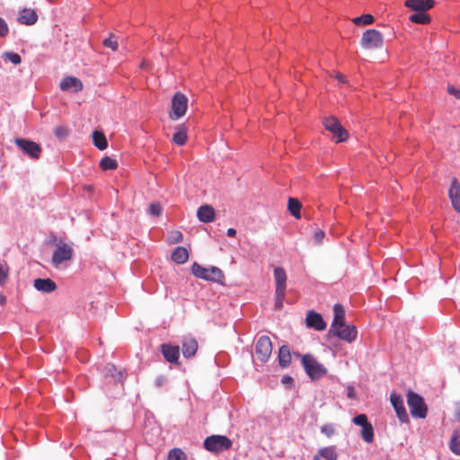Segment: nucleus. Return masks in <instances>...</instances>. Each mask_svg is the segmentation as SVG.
Wrapping results in <instances>:
<instances>
[{
	"label": "nucleus",
	"instance_id": "nucleus-15",
	"mask_svg": "<svg viewBox=\"0 0 460 460\" xmlns=\"http://www.w3.org/2000/svg\"><path fill=\"white\" fill-rule=\"evenodd\" d=\"M83 83L75 76H66L60 82V89L62 91H73L78 93L83 90Z\"/></svg>",
	"mask_w": 460,
	"mask_h": 460
},
{
	"label": "nucleus",
	"instance_id": "nucleus-36",
	"mask_svg": "<svg viewBox=\"0 0 460 460\" xmlns=\"http://www.w3.org/2000/svg\"><path fill=\"white\" fill-rule=\"evenodd\" d=\"M185 455L180 448H173L170 451L167 460H184Z\"/></svg>",
	"mask_w": 460,
	"mask_h": 460
},
{
	"label": "nucleus",
	"instance_id": "nucleus-16",
	"mask_svg": "<svg viewBox=\"0 0 460 460\" xmlns=\"http://www.w3.org/2000/svg\"><path fill=\"white\" fill-rule=\"evenodd\" d=\"M161 352L166 361L172 364H179L180 349L179 346L169 344L161 345Z\"/></svg>",
	"mask_w": 460,
	"mask_h": 460
},
{
	"label": "nucleus",
	"instance_id": "nucleus-10",
	"mask_svg": "<svg viewBox=\"0 0 460 460\" xmlns=\"http://www.w3.org/2000/svg\"><path fill=\"white\" fill-rule=\"evenodd\" d=\"M73 247L71 244L60 242L52 255V264L58 267L62 262L70 261L73 257Z\"/></svg>",
	"mask_w": 460,
	"mask_h": 460
},
{
	"label": "nucleus",
	"instance_id": "nucleus-2",
	"mask_svg": "<svg viewBox=\"0 0 460 460\" xmlns=\"http://www.w3.org/2000/svg\"><path fill=\"white\" fill-rule=\"evenodd\" d=\"M274 279H275V308L281 309L283 306V301L285 299L286 288H287V274L283 268L276 267L274 269Z\"/></svg>",
	"mask_w": 460,
	"mask_h": 460
},
{
	"label": "nucleus",
	"instance_id": "nucleus-35",
	"mask_svg": "<svg viewBox=\"0 0 460 460\" xmlns=\"http://www.w3.org/2000/svg\"><path fill=\"white\" fill-rule=\"evenodd\" d=\"M102 44L113 51L118 49V41L113 34H111L107 39L103 40Z\"/></svg>",
	"mask_w": 460,
	"mask_h": 460
},
{
	"label": "nucleus",
	"instance_id": "nucleus-18",
	"mask_svg": "<svg viewBox=\"0 0 460 460\" xmlns=\"http://www.w3.org/2000/svg\"><path fill=\"white\" fill-rule=\"evenodd\" d=\"M433 0H406L405 6L415 12H426L434 6Z\"/></svg>",
	"mask_w": 460,
	"mask_h": 460
},
{
	"label": "nucleus",
	"instance_id": "nucleus-11",
	"mask_svg": "<svg viewBox=\"0 0 460 460\" xmlns=\"http://www.w3.org/2000/svg\"><path fill=\"white\" fill-rule=\"evenodd\" d=\"M17 146L22 150L23 153L28 155L32 159H39L41 155V147L39 144L34 141L25 139V138H17L15 140Z\"/></svg>",
	"mask_w": 460,
	"mask_h": 460
},
{
	"label": "nucleus",
	"instance_id": "nucleus-1",
	"mask_svg": "<svg viewBox=\"0 0 460 460\" xmlns=\"http://www.w3.org/2000/svg\"><path fill=\"white\" fill-rule=\"evenodd\" d=\"M191 271L196 278L202 279L208 281L222 284L225 279L224 272L216 266L205 268L200 264L194 262L191 267Z\"/></svg>",
	"mask_w": 460,
	"mask_h": 460
},
{
	"label": "nucleus",
	"instance_id": "nucleus-19",
	"mask_svg": "<svg viewBox=\"0 0 460 460\" xmlns=\"http://www.w3.org/2000/svg\"><path fill=\"white\" fill-rule=\"evenodd\" d=\"M197 217L202 223H210L215 220L216 211L210 205H202L198 208Z\"/></svg>",
	"mask_w": 460,
	"mask_h": 460
},
{
	"label": "nucleus",
	"instance_id": "nucleus-32",
	"mask_svg": "<svg viewBox=\"0 0 460 460\" xmlns=\"http://www.w3.org/2000/svg\"><path fill=\"white\" fill-rule=\"evenodd\" d=\"M319 456L326 460H338V455L332 447H323L319 450Z\"/></svg>",
	"mask_w": 460,
	"mask_h": 460
},
{
	"label": "nucleus",
	"instance_id": "nucleus-49",
	"mask_svg": "<svg viewBox=\"0 0 460 460\" xmlns=\"http://www.w3.org/2000/svg\"><path fill=\"white\" fill-rule=\"evenodd\" d=\"M336 78L338 79V81H339L340 83H342V84L346 83L345 76H344V75H342L341 74H337V75H336Z\"/></svg>",
	"mask_w": 460,
	"mask_h": 460
},
{
	"label": "nucleus",
	"instance_id": "nucleus-6",
	"mask_svg": "<svg viewBox=\"0 0 460 460\" xmlns=\"http://www.w3.org/2000/svg\"><path fill=\"white\" fill-rule=\"evenodd\" d=\"M323 125L326 130L332 134V137L337 143L343 142L348 139V131L341 125L336 117L332 116L323 119Z\"/></svg>",
	"mask_w": 460,
	"mask_h": 460
},
{
	"label": "nucleus",
	"instance_id": "nucleus-26",
	"mask_svg": "<svg viewBox=\"0 0 460 460\" xmlns=\"http://www.w3.org/2000/svg\"><path fill=\"white\" fill-rule=\"evenodd\" d=\"M450 450L456 456H460V429H455L449 441Z\"/></svg>",
	"mask_w": 460,
	"mask_h": 460
},
{
	"label": "nucleus",
	"instance_id": "nucleus-28",
	"mask_svg": "<svg viewBox=\"0 0 460 460\" xmlns=\"http://www.w3.org/2000/svg\"><path fill=\"white\" fill-rule=\"evenodd\" d=\"M187 131L186 128L183 126H181L178 128L176 132L172 135V142L178 146H183L185 145L187 141Z\"/></svg>",
	"mask_w": 460,
	"mask_h": 460
},
{
	"label": "nucleus",
	"instance_id": "nucleus-53",
	"mask_svg": "<svg viewBox=\"0 0 460 460\" xmlns=\"http://www.w3.org/2000/svg\"><path fill=\"white\" fill-rule=\"evenodd\" d=\"M107 368L109 372H111V370L114 369V366H109Z\"/></svg>",
	"mask_w": 460,
	"mask_h": 460
},
{
	"label": "nucleus",
	"instance_id": "nucleus-47",
	"mask_svg": "<svg viewBox=\"0 0 460 460\" xmlns=\"http://www.w3.org/2000/svg\"><path fill=\"white\" fill-rule=\"evenodd\" d=\"M347 396H348L349 398H351V399H353V398L355 397V391H354V388H353V387H349V388H348Z\"/></svg>",
	"mask_w": 460,
	"mask_h": 460
},
{
	"label": "nucleus",
	"instance_id": "nucleus-31",
	"mask_svg": "<svg viewBox=\"0 0 460 460\" xmlns=\"http://www.w3.org/2000/svg\"><path fill=\"white\" fill-rule=\"evenodd\" d=\"M100 167L104 171L115 170L118 167V163L115 159L110 156H105L101 160Z\"/></svg>",
	"mask_w": 460,
	"mask_h": 460
},
{
	"label": "nucleus",
	"instance_id": "nucleus-8",
	"mask_svg": "<svg viewBox=\"0 0 460 460\" xmlns=\"http://www.w3.org/2000/svg\"><path fill=\"white\" fill-rule=\"evenodd\" d=\"M330 334L333 336H337L339 339L345 341L347 342H352L356 340L358 331L354 325L341 323L337 325V327L331 326L329 331Z\"/></svg>",
	"mask_w": 460,
	"mask_h": 460
},
{
	"label": "nucleus",
	"instance_id": "nucleus-9",
	"mask_svg": "<svg viewBox=\"0 0 460 460\" xmlns=\"http://www.w3.org/2000/svg\"><path fill=\"white\" fill-rule=\"evenodd\" d=\"M188 106V98L181 93H176L172 100V111L170 118L172 119H178L183 117L186 113Z\"/></svg>",
	"mask_w": 460,
	"mask_h": 460
},
{
	"label": "nucleus",
	"instance_id": "nucleus-42",
	"mask_svg": "<svg viewBox=\"0 0 460 460\" xmlns=\"http://www.w3.org/2000/svg\"><path fill=\"white\" fill-rule=\"evenodd\" d=\"M325 233L323 230H318L314 234V242L316 245L322 244L324 239Z\"/></svg>",
	"mask_w": 460,
	"mask_h": 460
},
{
	"label": "nucleus",
	"instance_id": "nucleus-33",
	"mask_svg": "<svg viewBox=\"0 0 460 460\" xmlns=\"http://www.w3.org/2000/svg\"><path fill=\"white\" fill-rule=\"evenodd\" d=\"M361 437L367 443H371L374 440V429L371 423L362 427Z\"/></svg>",
	"mask_w": 460,
	"mask_h": 460
},
{
	"label": "nucleus",
	"instance_id": "nucleus-52",
	"mask_svg": "<svg viewBox=\"0 0 460 460\" xmlns=\"http://www.w3.org/2000/svg\"><path fill=\"white\" fill-rule=\"evenodd\" d=\"M320 457H322L321 456H319V453L317 455H315L314 456V460H321Z\"/></svg>",
	"mask_w": 460,
	"mask_h": 460
},
{
	"label": "nucleus",
	"instance_id": "nucleus-51",
	"mask_svg": "<svg viewBox=\"0 0 460 460\" xmlns=\"http://www.w3.org/2000/svg\"><path fill=\"white\" fill-rule=\"evenodd\" d=\"M291 380H292V378H291L290 376H284V377H283V382H284V383H286V382H289V381H291Z\"/></svg>",
	"mask_w": 460,
	"mask_h": 460
},
{
	"label": "nucleus",
	"instance_id": "nucleus-46",
	"mask_svg": "<svg viewBox=\"0 0 460 460\" xmlns=\"http://www.w3.org/2000/svg\"><path fill=\"white\" fill-rule=\"evenodd\" d=\"M7 278V273L4 267L0 264V284H3Z\"/></svg>",
	"mask_w": 460,
	"mask_h": 460
},
{
	"label": "nucleus",
	"instance_id": "nucleus-4",
	"mask_svg": "<svg viewBox=\"0 0 460 460\" xmlns=\"http://www.w3.org/2000/svg\"><path fill=\"white\" fill-rule=\"evenodd\" d=\"M407 403L410 408L411 415L413 418L424 419L427 416V405L424 399L418 394L409 392L407 394Z\"/></svg>",
	"mask_w": 460,
	"mask_h": 460
},
{
	"label": "nucleus",
	"instance_id": "nucleus-39",
	"mask_svg": "<svg viewBox=\"0 0 460 460\" xmlns=\"http://www.w3.org/2000/svg\"><path fill=\"white\" fill-rule=\"evenodd\" d=\"M353 422H354V424H356L358 426H361V427H365L370 423V422H368L367 417L365 414H359V415L354 417Z\"/></svg>",
	"mask_w": 460,
	"mask_h": 460
},
{
	"label": "nucleus",
	"instance_id": "nucleus-17",
	"mask_svg": "<svg viewBox=\"0 0 460 460\" xmlns=\"http://www.w3.org/2000/svg\"><path fill=\"white\" fill-rule=\"evenodd\" d=\"M448 194L454 209L460 212V184L456 178H453Z\"/></svg>",
	"mask_w": 460,
	"mask_h": 460
},
{
	"label": "nucleus",
	"instance_id": "nucleus-30",
	"mask_svg": "<svg viewBox=\"0 0 460 460\" xmlns=\"http://www.w3.org/2000/svg\"><path fill=\"white\" fill-rule=\"evenodd\" d=\"M409 19L411 22L418 24H428L430 22V16L424 12H416Z\"/></svg>",
	"mask_w": 460,
	"mask_h": 460
},
{
	"label": "nucleus",
	"instance_id": "nucleus-7",
	"mask_svg": "<svg viewBox=\"0 0 460 460\" xmlns=\"http://www.w3.org/2000/svg\"><path fill=\"white\" fill-rule=\"evenodd\" d=\"M360 44L366 49H380L383 47L384 38L380 31L369 29L363 33Z\"/></svg>",
	"mask_w": 460,
	"mask_h": 460
},
{
	"label": "nucleus",
	"instance_id": "nucleus-43",
	"mask_svg": "<svg viewBox=\"0 0 460 460\" xmlns=\"http://www.w3.org/2000/svg\"><path fill=\"white\" fill-rule=\"evenodd\" d=\"M321 431L328 438H330L334 434L335 429L332 424H324L323 426H322Z\"/></svg>",
	"mask_w": 460,
	"mask_h": 460
},
{
	"label": "nucleus",
	"instance_id": "nucleus-44",
	"mask_svg": "<svg viewBox=\"0 0 460 460\" xmlns=\"http://www.w3.org/2000/svg\"><path fill=\"white\" fill-rule=\"evenodd\" d=\"M9 32V28L5 21L0 17V36L5 37Z\"/></svg>",
	"mask_w": 460,
	"mask_h": 460
},
{
	"label": "nucleus",
	"instance_id": "nucleus-12",
	"mask_svg": "<svg viewBox=\"0 0 460 460\" xmlns=\"http://www.w3.org/2000/svg\"><path fill=\"white\" fill-rule=\"evenodd\" d=\"M255 353L261 362H266L272 353V343L268 336H261L258 339Z\"/></svg>",
	"mask_w": 460,
	"mask_h": 460
},
{
	"label": "nucleus",
	"instance_id": "nucleus-27",
	"mask_svg": "<svg viewBox=\"0 0 460 460\" xmlns=\"http://www.w3.org/2000/svg\"><path fill=\"white\" fill-rule=\"evenodd\" d=\"M93 145L100 150H104L108 146V142L105 135L101 131L93 132Z\"/></svg>",
	"mask_w": 460,
	"mask_h": 460
},
{
	"label": "nucleus",
	"instance_id": "nucleus-38",
	"mask_svg": "<svg viewBox=\"0 0 460 460\" xmlns=\"http://www.w3.org/2000/svg\"><path fill=\"white\" fill-rule=\"evenodd\" d=\"M55 136L60 139L66 137L69 134V129L64 126H58L55 128Z\"/></svg>",
	"mask_w": 460,
	"mask_h": 460
},
{
	"label": "nucleus",
	"instance_id": "nucleus-34",
	"mask_svg": "<svg viewBox=\"0 0 460 460\" xmlns=\"http://www.w3.org/2000/svg\"><path fill=\"white\" fill-rule=\"evenodd\" d=\"M374 21H375V19H374L373 15H371L369 13L363 14V15L356 17L352 20V22L357 25H360V24L368 25V24L373 23Z\"/></svg>",
	"mask_w": 460,
	"mask_h": 460
},
{
	"label": "nucleus",
	"instance_id": "nucleus-24",
	"mask_svg": "<svg viewBox=\"0 0 460 460\" xmlns=\"http://www.w3.org/2000/svg\"><path fill=\"white\" fill-rule=\"evenodd\" d=\"M279 363L281 367H288L291 363V353L287 345H283L279 348Z\"/></svg>",
	"mask_w": 460,
	"mask_h": 460
},
{
	"label": "nucleus",
	"instance_id": "nucleus-22",
	"mask_svg": "<svg viewBox=\"0 0 460 460\" xmlns=\"http://www.w3.org/2000/svg\"><path fill=\"white\" fill-rule=\"evenodd\" d=\"M18 20L22 24L32 25L37 22L38 15L32 9H23L21 12Z\"/></svg>",
	"mask_w": 460,
	"mask_h": 460
},
{
	"label": "nucleus",
	"instance_id": "nucleus-21",
	"mask_svg": "<svg viewBox=\"0 0 460 460\" xmlns=\"http://www.w3.org/2000/svg\"><path fill=\"white\" fill-rule=\"evenodd\" d=\"M33 286L37 290L44 293H51L57 289V284L50 279H36Z\"/></svg>",
	"mask_w": 460,
	"mask_h": 460
},
{
	"label": "nucleus",
	"instance_id": "nucleus-13",
	"mask_svg": "<svg viewBox=\"0 0 460 460\" xmlns=\"http://www.w3.org/2000/svg\"><path fill=\"white\" fill-rule=\"evenodd\" d=\"M390 401L399 420L403 423L409 422V416L404 407L402 397L396 393H392Z\"/></svg>",
	"mask_w": 460,
	"mask_h": 460
},
{
	"label": "nucleus",
	"instance_id": "nucleus-25",
	"mask_svg": "<svg viewBox=\"0 0 460 460\" xmlns=\"http://www.w3.org/2000/svg\"><path fill=\"white\" fill-rule=\"evenodd\" d=\"M333 313H334V317H333V321H332V323L331 326L335 325V327H337V325H340V324L345 323L344 322L345 311L341 305H340V304L334 305Z\"/></svg>",
	"mask_w": 460,
	"mask_h": 460
},
{
	"label": "nucleus",
	"instance_id": "nucleus-50",
	"mask_svg": "<svg viewBox=\"0 0 460 460\" xmlns=\"http://www.w3.org/2000/svg\"><path fill=\"white\" fill-rule=\"evenodd\" d=\"M6 303V298L4 295L0 294V305H4Z\"/></svg>",
	"mask_w": 460,
	"mask_h": 460
},
{
	"label": "nucleus",
	"instance_id": "nucleus-5",
	"mask_svg": "<svg viewBox=\"0 0 460 460\" xmlns=\"http://www.w3.org/2000/svg\"><path fill=\"white\" fill-rule=\"evenodd\" d=\"M232 440L226 436L212 435L204 440V447L211 453H219L231 448Z\"/></svg>",
	"mask_w": 460,
	"mask_h": 460
},
{
	"label": "nucleus",
	"instance_id": "nucleus-37",
	"mask_svg": "<svg viewBox=\"0 0 460 460\" xmlns=\"http://www.w3.org/2000/svg\"><path fill=\"white\" fill-rule=\"evenodd\" d=\"M181 240H182V234L180 231L174 230V231H171L169 233V236H168L169 243H177L181 242Z\"/></svg>",
	"mask_w": 460,
	"mask_h": 460
},
{
	"label": "nucleus",
	"instance_id": "nucleus-41",
	"mask_svg": "<svg viewBox=\"0 0 460 460\" xmlns=\"http://www.w3.org/2000/svg\"><path fill=\"white\" fill-rule=\"evenodd\" d=\"M7 59L12 62L13 65H19L22 62L21 57L14 52H8L5 54Z\"/></svg>",
	"mask_w": 460,
	"mask_h": 460
},
{
	"label": "nucleus",
	"instance_id": "nucleus-14",
	"mask_svg": "<svg viewBox=\"0 0 460 460\" xmlns=\"http://www.w3.org/2000/svg\"><path fill=\"white\" fill-rule=\"evenodd\" d=\"M305 323L307 327L314 328L316 331H323L326 328V323L322 315L313 310L307 313Z\"/></svg>",
	"mask_w": 460,
	"mask_h": 460
},
{
	"label": "nucleus",
	"instance_id": "nucleus-45",
	"mask_svg": "<svg viewBox=\"0 0 460 460\" xmlns=\"http://www.w3.org/2000/svg\"><path fill=\"white\" fill-rule=\"evenodd\" d=\"M447 92L449 94L454 95L456 99H460V89H456L452 85H448Z\"/></svg>",
	"mask_w": 460,
	"mask_h": 460
},
{
	"label": "nucleus",
	"instance_id": "nucleus-40",
	"mask_svg": "<svg viewBox=\"0 0 460 460\" xmlns=\"http://www.w3.org/2000/svg\"><path fill=\"white\" fill-rule=\"evenodd\" d=\"M148 211L155 217H159L162 214V207L159 203H151Z\"/></svg>",
	"mask_w": 460,
	"mask_h": 460
},
{
	"label": "nucleus",
	"instance_id": "nucleus-23",
	"mask_svg": "<svg viewBox=\"0 0 460 460\" xmlns=\"http://www.w3.org/2000/svg\"><path fill=\"white\" fill-rule=\"evenodd\" d=\"M172 260L177 264H183L189 259V252L185 247H176L171 255Z\"/></svg>",
	"mask_w": 460,
	"mask_h": 460
},
{
	"label": "nucleus",
	"instance_id": "nucleus-20",
	"mask_svg": "<svg viewBox=\"0 0 460 460\" xmlns=\"http://www.w3.org/2000/svg\"><path fill=\"white\" fill-rule=\"evenodd\" d=\"M181 347L183 357L189 358L196 354L199 345L194 338L185 337L182 341Z\"/></svg>",
	"mask_w": 460,
	"mask_h": 460
},
{
	"label": "nucleus",
	"instance_id": "nucleus-29",
	"mask_svg": "<svg viewBox=\"0 0 460 460\" xmlns=\"http://www.w3.org/2000/svg\"><path fill=\"white\" fill-rule=\"evenodd\" d=\"M301 203L298 199L294 198H289L288 203V208L290 212V214L295 217L296 218H300V209H301Z\"/></svg>",
	"mask_w": 460,
	"mask_h": 460
},
{
	"label": "nucleus",
	"instance_id": "nucleus-3",
	"mask_svg": "<svg viewBox=\"0 0 460 460\" xmlns=\"http://www.w3.org/2000/svg\"><path fill=\"white\" fill-rule=\"evenodd\" d=\"M302 365L312 380H318L327 374L326 367L310 354L302 357Z\"/></svg>",
	"mask_w": 460,
	"mask_h": 460
},
{
	"label": "nucleus",
	"instance_id": "nucleus-48",
	"mask_svg": "<svg viewBox=\"0 0 460 460\" xmlns=\"http://www.w3.org/2000/svg\"><path fill=\"white\" fill-rule=\"evenodd\" d=\"M226 234L230 237H234L236 234V230L234 228H228Z\"/></svg>",
	"mask_w": 460,
	"mask_h": 460
}]
</instances>
